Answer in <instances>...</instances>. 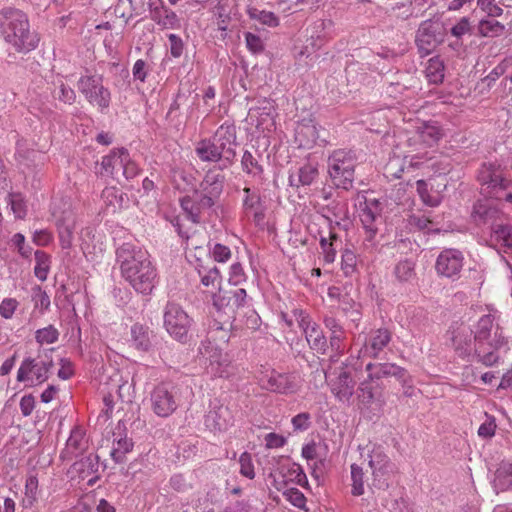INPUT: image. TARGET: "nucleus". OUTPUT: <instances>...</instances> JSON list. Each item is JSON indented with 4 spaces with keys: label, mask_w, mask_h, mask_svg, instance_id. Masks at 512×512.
Listing matches in <instances>:
<instances>
[{
    "label": "nucleus",
    "mask_w": 512,
    "mask_h": 512,
    "mask_svg": "<svg viewBox=\"0 0 512 512\" xmlns=\"http://www.w3.org/2000/svg\"><path fill=\"white\" fill-rule=\"evenodd\" d=\"M73 469L76 471L80 478L85 479L98 472L99 457L96 454L90 453L86 457L73 464Z\"/></svg>",
    "instance_id": "nucleus-33"
},
{
    "label": "nucleus",
    "mask_w": 512,
    "mask_h": 512,
    "mask_svg": "<svg viewBox=\"0 0 512 512\" xmlns=\"http://www.w3.org/2000/svg\"><path fill=\"white\" fill-rule=\"evenodd\" d=\"M212 13L216 18V25L218 29L221 31H226L228 28V23L231 20L227 5L222 0H218L212 9Z\"/></svg>",
    "instance_id": "nucleus-41"
},
{
    "label": "nucleus",
    "mask_w": 512,
    "mask_h": 512,
    "mask_svg": "<svg viewBox=\"0 0 512 512\" xmlns=\"http://www.w3.org/2000/svg\"><path fill=\"white\" fill-rule=\"evenodd\" d=\"M293 314L299 327L303 330L310 348L317 353L325 354L328 349V344L320 327L312 322L308 315L302 310L295 309Z\"/></svg>",
    "instance_id": "nucleus-12"
},
{
    "label": "nucleus",
    "mask_w": 512,
    "mask_h": 512,
    "mask_svg": "<svg viewBox=\"0 0 512 512\" xmlns=\"http://www.w3.org/2000/svg\"><path fill=\"white\" fill-rule=\"evenodd\" d=\"M212 254L215 261L226 262L231 257V250L229 247L217 243L214 245Z\"/></svg>",
    "instance_id": "nucleus-64"
},
{
    "label": "nucleus",
    "mask_w": 512,
    "mask_h": 512,
    "mask_svg": "<svg viewBox=\"0 0 512 512\" xmlns=\"http://www.w3.org/2000/svg\"><path fill=\"white\" fill-rule=\"evenodd\" d=\"M505 26L496 20L481 19L477 25L478 35L481 37H498L503 34Z\"/></svg>",
    "instance_id": "nucleus-37"
},
{
    "label": "nucleus",
    "mask_w": 512,
    "mask_h": 512,
    "mask_svg": "<svg viewBox=\"0 0 512 512\" xmlns=\"http://www.w3.org/2000/svg\"><path fill=\"white\" fill-rule=\"evenodd\" d=\"M485 417V422L478 429V435L482 438H491L494 436L497 427L495 417L488 413H485Z\"/></svg>",
    "instance_id": "nucleus-56"
},
{
    "label": "nucleus",
    "mask_w": 512,
    "mask_h": 512,
    "mask_svg": "<svg viewBox=\"0 0 512 512\" xmlns=\"http://www.w3.org/2000/svg\"><path fill=\"white\" fill-rule=\"evenodd\" d=\"M124 150L125 148L113 149L108 155L104 156L97 173L102 176H116L121 171L122 151Z\"/></svg>",
    "instance_id": "nucleus-26"
},
{
    "label": "nucleus",
    "mask_w": 512,
    "mask_h": 512,
    "mask_svg": "<svg viewBox=\"0 0 512 512\" xmlns=\"http://www.w3.org/2000/svg\"><path fill=\"white\" fill-rule=\"evenodd\" d=\"M122 164H121V173L126 179H132L139 173V168L137 164L132 161L129 157L128 151L125 149L122 151Z\"/></svg>",
    "instance_id": "nucleus-52"
},
{
    "label": "nucleus",
    "mask_w": 512,
    "mask_h": 512,
    "mask_svg": "<svg viewBox=\"0 0 512 512\" xmlns=\"http://www.w3.org/2000/svg\"><path fill=\"white\" fill-rule=\"evenodd\" d=\"M339 307L352 321H358L360 319V312L358 308H356L355 301L347 294L339 298Z\"/></svg>",
    "instance_id": "nucleus-48"
},
{
    "label": "nucleus",
    "mask_w": 512,
    "mask_h": 512,
    "mask_svg": "<svg viewBox=\"0 0 512 512\" xmlns=\"http://www.w3.org/2000/svg\"><path fill=\"white\" fill-rule=\"evenodd\" d=\"M245 40H246V45H247L248 49L250 51H252L253 53H259V52L263 51V49H264L263 41L258 35L253 34L251 32H247V33H245Z\"/></svg>",
    "instance_id": "nucleus-63"
},
{
    "label": "nucleus",
    "mask_w": 512,
    "mask_h": 512,
    "mask_svg": "<svg viewBox=\"0 0 512 512\" xmlns=\"http://www.w3.org/2000/svg\"><path fill=\"white\" fill-rule=\"evenodd\" d=\"M235 146L236 127L233 124L224 123L211 138L198 142L195 153L204 162L225 161L231 164L236 156Z\"/></svg>",
    "instance_id": "nucleus-5"
},
{
    "label": "nucleus",
    "mask_w": 512,
    "mask_h": 512,
    "mask_svg": "<svg viewBox=\"0 0 512 512\" xmlns=\"http://www.w3.org/2000/svg\"><path fill=\"white\" fill-rule=\"evenodd\" d=\"M416 132L419 140L429 147L436 144L444 135L442 129L435 122L422 123L417 127Z\"/></svg>",
    "instance_id": "nucleus-28"
},
{
    "label": "nucleus",
    "mask_w": 512,
    "mask_h": 512,
    "mask_svg": "<svg viewBox=\"0 0 512 512\" xmlns=\"http://www.w3.org/2000/svg\"><path fill=\"white\" fill-rule=\"evenodd\" d=\"M494 486L501 491L512 489V462L501 461L495 471Z\"/></svg>",
    "instance_id": "nucleus-32"
},
{
    "label": "nucleus",
    "mask_w": 512,
    "mask_h": 512,
    "mask_svg": "<svg viewBox=\"0 0 512 512\" xmlns=\"http://www.w3.org/2000/svg\"><path fill=\"white\" fill-rule=\"evenodd\" d=\"M133 443L130 439L120 438L114 444L111 451L112 458L117 462L121 463L124 461L125 454L132 450Z\"/></svg>",
    "instance_id": "nucleus-44"
},
{
    "label": "nucleus",
    "mask_w": 512,
    "mask_h": 512,
    "mask_svg": "<svg viewBox=\"0 0 512 512\" xmlns=\"http://www.w3.org/2000/svg\"><path fill=\"white\" fill-rule=\"evenodd\" d=\"M494 318L492 315H484L482 316L475 328L474 331V340L476 342L475 351L482 352V347L486 346L487 343L492 340L491 332L493 328Z\"/></svg>",
    "instance_id": "nucleus-25"
},
{
    "label": "nucleus",
    "mask_w": 512,
    "mask_h": 512,
    "mask_svg": "<svg viewBox=\"0 0 512 512\" xmlns=\"http://www.w3.org/2000/svg\"><path fill=\"white\" fill-rule=\"evenodd\" d=\"M246 290L243 288H239L233 291L232 296L226 297L225 295H222L221 293L214 295V306L220 309L222 306L226 305L229 306L231 303V307H241L243 306L245 299H246Z\"/></svg>",
    "instance_id": "nucleus-35"
},
{
    "label": "nucleus",
    "mask_w": 512,
    "mask_h": 512,
    "mask_svg": "<svg viewBox=\"0 0 512 512\" xmlns=\"http://www.w3.org/2000/svg\"><path fill=\"white\" fill-rule=\"evenodd\" d=\"M78 88L86 99L100 108H107L110 103V93L102 84L101 75L82 76Z\"/></svg>",
    "instance_id": "nucleus-11"
},
{
    "label": "nucleus",
    "mask_w": 512,
    "mask_h": 512,
    "mask_svg": "<svg viewBox=\"0 0 512 512\" xmlns=\"http://www.w3.org/2000/svg\"><path fill=\"white\" fill-rule=\"evenodd\" d=\"M477 179L482 186V191L495 198H499L498 191L507 189L510 183L504 177L501 166L495 163H483Z\"/></svg>",
    "instance_id": "nucleus-10"
},
{
    "label": "nucleus",
    "mask_w": 512,
    "mask_h": 512,
    "mask_svg": "<svg viewBox=\"0 0 512 512\" xmlns=\"http://www.w3.org/2000/svg\"><path fill=\"white\" fill-rule=\"evenodd\" d=\"M283 496L295 507L301 509L305 507L306 498L304 494L297 488L287 489L284 491Z\"/></svg>",
    "instance_id": "nucleus-58"
},
{
    "label": "nucleus",
    "mask_w": 512,
    "mask_h": 512,
    "mask_svg": "<svg viewBox=\"0 0 512 512\" xmlns=\"http://www.w3.org/2000/svg\"><path fill=\"white\" fill-rule=\"evenodd\" d=\"M260 386L270 392L279 394H293L299 389L298 379L295 375L271 371L259 378Z\"/></svg>",
    "instance_id": "nucleus-14"
},
{
    "label": "nucleus",
    "mask_w": 512,
    "mask_h": 512,
    "mask_svg": "<svg viewBox=\"0 0 512 512\" xmlns=\"http://www.w3.org/2000/svg\"><path fill=\"white\" fill-rule=\"evenodd\" d=\"M240 464V473L244 477L248 479H253L255 477L254 466L252 463V456L248 452H244L240 455L239 458Z\"/></svg>",
    "instance_id": "nucleus-54"
},
{
    "label": "nucleus",
    "mask_w": 512,
    "mask_h": 512,
    "mask_svg": "<svg viewBox=\"0 0 512 512\" xmlns=\"http://www.w3.org/2000/svg\"><path fill=\"white\" fill-rule=\"evenodd\" d=\"M391 338V332L386 328L371 331L368 340L365 341L362 347L363 355L374 359L379 358L384 348L390 343Z\"/></svg>",
    "instance_id": "nucleus-19"
},
{
    "label": "nucleus",
    "mask_w": 512,
    "mask_h": 512,
    "mask_svg": "<svg viewBox=\"0 0 512 512\" xmlns=\"http://www.w3.org/2000/svg\"><path fill=\"white\" fill-rule=\"evenodd\" d=\"M63 206V209L56 205L53 206L52 216L55 219L56 226H75V218L70 206L67 203H63Z\"/></svg>",
    "instance_id": "nucleus-40"
},
{
    "label": "nucleus",
    "mask_w": 512,
    "mask_h": 512,
    "mask_svg": "<svg viewBox=\"0 0 512 512\" xmlns=\"http://www.w3.org/2000/svg\"><path fill=\"white\" fill-rule=\"evenodd\" d=\"M60 244L63 249H69L72 246L73 230L75 226H57Z\"/></svg>",
    "instance_id": "nucleus-62"
},
{
    "label": "nucleus",
    "mask_w": 512,
    "mask_h": 512,
    "mask_svg": "<svg viewBox=\"0 0 512 512\" xmlns=\"http://www.w3.org/2000/svg\"><path fill=\"white\" fill-rule=\"evenodd\" d=\"M122 276L139 293L149 294L154 288L156 269L146 250L124 243L116 250Z\"/></svg>",
    "instance_id": "nucleus-2"
},
{
    "label": "nucleus",
    "mask_w": 512,
    "mask_h": 512,
    "mask_svg": "<svg viewBox=\"0 0 512 512\" xmlns=\"http://www.w3.org/2000/svg\"><path fill=\"white\" fill-rule=\"evenodd\" d=\"M241 165L243 171L253 176L260 177L264 171L262 165L259 164L258 159L249 151L244 152Z\"/></svg>",
    "instance_id": "nucleus-42"
},
{
    "label": "nucleus",
    "mask_w": 512,
    "mask_h": 512,
    "mask_svg": "<svg viewBox=\"0 0 512 512\" xmlns=\"http://www.w3.org/2000/svg\"><path fill=\"white\" fill-rule=\"evenodd\" d=\"M503 345V341L500 337L495 333L492 340H490L486 346L482 347V352H476L475 355L478 357V361H480L483 365L489 367L496 364L499 360L498 354L496 351Z\"/></svg>",
    "instance_id": "nucleus-29"
},
{
    "label": "nucleus",
    "mask_w": 512,
    "mask_h": 512,
    "mask_svg": "<svg viewBox=\"0 0 512 512\" xmlns=\"http://www.w3.org/2000/svg\"><path fill=\"white\" fill-rule=\"evenodd\" d=\"M225 177L214 170H209L200 183L199 189H194L192 195H186L180 204L186 216L193 223H199L203 211L212 208L223 192Z\"/></svg>",
    "instance_id": "nucleus-4"
},
{
    "label": "nucleus",
    "mask_w": 512,
    "mask_h": 512,
    "mask_svg": "<svg viewBox=\"0 0 512 512\" xmlns=\"http://www.w3.org/2000/svg\"><path fill=\"white\" fill-rule=\"evenodd\" d=\"M191 326V318L176 303H168L164 312V327L176 340L186 342Z\"/></svg>",
    "instance_id": "nucleus-9"
},
{
    "label": "nucleus",
    "mask_w": 512,
    "mask_h": 512,
    "mask_svg": "<svg viewBox=\"0 0 512 512\" xmlns=\"http://www.w3.org/2000/svg\"><path fill=\"white\" fill-rule=\"evenodd\" d=\"M397 279L401 282H407L415 276L414 264L409 260L400 261L394 269Z\"/></svg>",
    "instance_id": "nucleus-47"
},
{
    "label": "nucleus",
    "mask_w": 512,
    "mask_h": 512,
    "mask_svg": "<svg viewBox=\"0 0 512 512\" xmlns=\"http://www.w3.org/2000/svg\"><path fill=\"white\" fill-rule=\"evenodd\" d=\"M0 34L19 53H28L39 43L37 33L30 29L27 15L12 7L0 10Z\"/></svg>",
    "instance_id": "nucleus-3"
},
{
    "label": "nucleus",
    "mask_w": 512,
    "mask_h": 512,
    "mask_svg": "<svg viewBox=\"0 0 512 512\" xmlns=\"http://www.w3.org/2000/svg\"><path fill=\"white\" fill-rule=\"evenodd\" d=\"M356 154L353 150L337 149L328 158V173L337 188L349 190L353 186Z\"/></svg>",
    "instance_id": "nucleus-6"
},
{
    "label": "nucleus",
    "mask_w": 512,
    "mask_h": 512,
    "mask_svg": "<svg viewBox=\"0 0 512 512\" xmlns=\"http://www.w3.org/2000/svg\"><path fill=\"white\" fill-rule=\"evenodd\" d=\"M416 189L420 198L427 206L435 207L439 204L438 198L430 196L425 180H418L416 182Z\"/></svg>",
    "instance_id": "nucleus-55"
},
{
    "label": "nucleus",
    "mask_w": 512,
    "mask_h": 512,
    "mask_svg": "<svg viewBox=\"0 0 512 512\" xmlns=\"http://www.w3.org/2000/svg\"><path fill=\"white\" fill-rule=\"evenodd\" d=\"M153 2H150L151 6V18L158 25L163 28H176L179 25V20L175 12L164 7L152 8Z\"/></svg>",
    "instance_id": "nucleus-30"
},
{
    "label": "nucleus",
    "mask_w": 512,
    "mask_h": 512,
    "mask_svg": "<svg viewBox=\"0 0 512 512\" xmlns=\"http://www.w3.org/2000/svg\"><path fill=\"white\" fill-rule=\"evenodd\" d=\"M214 325L216 328L208 332L209 337L203 341L199 347V353L207 360L211 359V355L214 354V352L221 351V348L216 343H214V341L217 339V337L214 335L215 333L221 334L219 340L223 343L228 342L229 339L228 332L226 330L219 326L218 323H215Z\"/></svg>",
    "instance_id": "nucleus-27"
},
{
    "label": "nucleus",
    "mask_w": 512,
    "mask_h": 512,
    "mask_svg": "<svg viewBox=\"0 0 512 512\" xmlns=\"http://www.w3.org/2000/svg\"><path fill=\"white\" fill-rule=\"evenodd\" d=\"M442 38L437 34V27L431 21H424L420 24L415 43L421 56H427L434 51Z\"/></svg>",
    "instance_id": "nucleus-18"
},
{
    "label": "nucleus",
    "mask_w": 512,
    "mask_h": 512,
    "mask_svg": "<svg viewBox=\"0 0 512 512\" xmlns=\"http://www.w3.org/2000/svg\"><path fill=\"white\" fill-rule=\"evenodd\" d=\"M426 77L430 83L439 84L444 79V63L438 57L431 58L426 67Z\"/></svg>",
    "instance_id": "nucleus-39"
},
{
    "label": "nucleus",
    "mask_w": 512,
    "mask_h": 512,
    "mask_svg": "<svg viewBox=\"0 0 512 512\" xmlns=\"http://www.w3.org/2000/svg\"><path fill=\"white\" fill-rule=\"evenodd\" d=\"M152 409L159 417H168L177 408L174 387L169 384H159L151 392Z\"/></svg>",
    "instance_id": "nucleus-13"
},
{
    "label": "nucleus",
    "mask_w": 512,
    "mask_h": 512,
    "mask_svg": "<svg viewBox=\"0 0 512 512\" xmlns=\"http://www.w3.org/2000/svg\"><path fill=\"white\" fill-rule=\"evenodd\" d=\"M317 177V166L311 163H306L298 169L297 175H291L289 180L292 186L299 187L312 184Z\"/></svg>",
    "instance_id": "nucleus-31"
},
{
    "label": "nucleus",
    "mask_w": 512,
    "mask_h": 512,
    "mask_svg": "<svg viewBox=\"0 0 512 512\" xmlns=\"http://www.w3.org/2000/svg\"><path fill=\"white\" fill-rule=\"evenodd\" d=\"M250 16L259 20L262 24L268 25L270 27H275L278 25V18L274 13L269 11L253 9V11H250Z\"/></svg>",
    "instance_id": "nucleus-57"
},
{
    "label": "nucleus",
    "mask_w": 512,
    "mask_h": 512,
    "mask_svg": "<svg viewBox=\"0 0 512 512\" xmlns=\"http://www.w3.org/2000/svg\"><path fill=\"white\" fill-rule=\"evenodd\" d=\"M132 343L140 351H148L151 347L150 332L147 327L135 324L131 328Z\"/></svg>",
    "instance_id": "nucleus-36"
},
{
    "label": "nucleus",
    "mask_w": 512,
    "mask_h": 512,
    "mask_svg": "<svg viewBox=\"0 0 512 512\" xmlns=\"http://www.w3.org/2000/svg\"><path fill=\"white\" fill-rule=\"evenodd\" d=\"M477 5L488 17H499L503 14V9L495 4V0H478Z\"/></svg>",
    "instance_id": "nucleus-61"
},
{
    "label": "nucleus",
    "mask_w": 512,
    "mask_h": 512,
    "mask_svg": "<svg viewBox=\"0 0 512 512\" xmlns=\"http://www.w3.org/2000/svg\"><path fill=\"white\" fill-rule=\"evenodd\" d=\"M53 367L52 360L37 361L33 358H26L17 372V380L20 382L31 380L43 383L48 379V373Z\"/></svg>",
    "instance_id": "nucleus-16"
},
{
    "label": "nucleus",
    "mask_w": 512,
    "mask_h": 512,
    "mask_svg": "<svg viewBox=\"0 0 512 512\" xmlns=\"http://www.w3.org/2000/svg\"><path fill=\"white\" fill-rule=\"evenodd\" d=\"M345 339V334L341 336H329V344L331 350L335 353L330 356L331 362H336L338 357L344 353L345 346L343 341Z\"/></svg>",
    "instance_id": "nucleus-59"
},
{
    "label": "nucleus",
    "mask_w": 512,
    "mask_h": 512,
    "mask_svg": "<svg viewBox=\"0 0 512 512\" xmlns=\"http://www.w3.org/2000/svg\"><path fill=\"white\" fill-rule=\"evenodd\" d=\"M243 192L245 193V198L243 199V206L245 210L256 211L260 205V195L257 192L252 191L249 187H245Z\"/></svg>",
    "instance_id": "nucleus-60"
},
{
    "label": "nucleus",
    "mask_w": 512,
    "mask_h": 512,
    "mask_svg": "<svg viewBox=\"0 0 512 512\" xmlns=\"http://www.w3.org/2000/svg\"><path fill=\"white\" fill-rule=\"evenodd\" d=\"M464 257L461 251L453 248L444 249L438 255L435 269L438 275L455 279L463 268Z\"/></svg>",
    "instance_id": "nucleus-15"
},
{
    "label": "nucleus",
    "mask_w": 512,
    "mask_h": 512,
    "mask_svg": "<svg viewBox=\"0 0 512 512\" xmlns=\"http://www.w3.org/2000/svg\"><path fill=\"white\" fill-rule=\"evenodd\" d=\"M357 401L362 411L373 414L380 413L385 404L383 387L367 375V378L361 381L357 388Z\"/></svg>",
    "instance_id": "nucleus-8"
},
{
    "label": "nucleus",
    "mask_w": 512,
    "mask_h": 512,
    "mask_svg": "<svg viewBox=\"0 0 512 512\" xmlns=\"http://www.w3.org/2000/svg\"><path fill=\"white\" fill-rule=\"evenodd\" d=\"M450 33L457 40L455 44H451L452 47L460 46L459 41L464 35L472 33V26L468 17H462L450 30Z\"/></svg>",
    "instance_id": "nucleus-43"
},
{
    "label": "nucleus",
    "mask_w": 512,
    "mask_h": 512,
    "mask_svg": "<svg viewBox=\"0 0 512 512\" xmlns=\"http://www.w3.org/2000/svg\"><path fill=\"white\" fill-rule=\"evenodd\" d=\"M9 204L16 218L23 219L26 216L27 208L24 198L19 193L9 194Z\"/></svg>",
    "instance_id": "nucleus-51"
},
{
    "label": "nucleus",
    "mask_w": 512,
    "mask_h": 512,
    "mask_svg": "<svg viewBox=\"0 0 512 512\" xmlns=\"http://www.w3.org/2000/svg\"><path fill=\"white\" fill-rule=\"evenodd\" d=\"M199 275L201 276V282L204 286H215L216 283H219L220 274L219 270L216 266L206 268L201 266L198 269Z\"/></svg>",
    "instance_id": "nucleus-50"
},
{
    "label": "nucleus",
    "mask_w": 512,
    "mask_h": 512,
    "mask_svg": "<svg viewBox=\"0 0 512 512\" xmlns=\"http://www.w3.org/2000/svg\"><path fill=\"white\" fill-rule=\"evenodd\" d=\"M207 369L213 376L220 378H228L234 373V367L228 355L224 354L222 350L211 355Z\"/></svg>",
    "instance_id": "nucleus-23"
},
{
    "label": "nucleus",
    "mask_w": 512,
    "mask_h": 512,
    "mask_svg": "<svg viewBox=\"0 0 512 512\" xmlns=\"http://www.w3.org/2000/svg\"><path fill=\"white\" fill-rule=\"evenodd\" d=\"M366 371L369 378L377 382L383 378L394 377L400 383L405 385L409 379L407 370L394 363H368L366 365Z\"/></svg>",
    "instance_id": "nucleus-17"
},
{
    "label": "nucleus",
    "mask_w": 512,
    "mask_h": 512,
    "mask_svg": "<svg viewBox=\"0 0 512 512\" xmlns=\"http://www.w3.org/2000/svg\"><path fill=\"white\" fill-rule=\"evenodd\" d=\"M58 338L59 331L53 325H48L35 332V339L39 344H53Z\"/></svg>",
    "instance_id": "nucleus-45"
},
{
    "label": "nucleus",
    "mask_w": 512,
    "mask_h": 512,
    "mask_svg": "<svg viewBox=\"0 0 512 512\" xmlns=\"http://www.w3.org/2000/svg\"><path fill=\"white\" fill-rule=\"evenodd\" d=\"M491 236L502 245L512 248V227L503 224L501 219L492 222Z\"/></svg>",
    "instance_id": "nucleus-34"
},
{
    "label": "nucleus",
    "mask_w": 512,
    "mask_h": 512,
    "mask_svg": "<svg viewBox=\"0 0 512 512\" xmlns=\"http://www.w3.org/2000/svg\"><path fill=\"white\" fill-rule=\"evenodd\" d=\"M376 209L377 202H373L366 204V206L361 210L360 220L364 228L376 226L375 221L379 216V214L376 212Z\"/></svg>",
    "instance_id": "nucleus-49"
},
{
    "label": "nucleus",
    "mask_w": 512,
    "mask_h": 512,
    "mask_svg": "<svg viewBox=\"0 0 512 512\" xmlns=\"http://www.w3.org/2000/svg\"><path fill=\"white\" fill-rule=\"evenodd\" d=\"M230 422V411L227 406L213 407L205 417V425L214 431L226 430Z\"/></svg>",
    "instance_id": "nucleus-24"
},
{
    "label": "nucleus",
    "mask_w": 512,
    "mask_h": 512,
    "mask_svg": "<svg viewBox=\"0 0 512 512\" xmlns=\"http://www.w3.org/2000/svg\"><path fill=\"white\" fill-rule=\"evenodd\" d=\"M361 463H353L351 465V480L353 496H361L365 492L364 484L366 476L364 472V465L371 470V483L368 484L370 489L386 490L389 488L390 480L396 471L395 464L391 461L389 456L379 446L360 447Z\"/></svg>",
    "instance_id": "nucleus-1"
},
{
    "label": "nucleus",
    "mask_w": 512,
    "mask_h": 512,
    "mask_svg": "<svg viewBox=\"0 0 512 512\" xmlns=\"http://www.w3.org/2000/svg\"><path fill=\"white\" fill-rule=\"evenodd\" d=\"M501 212L493 207L489 200H478L471 212V217L477 225L492 224L495 220H500Z\"/></svg>",
    "instance_id": "nucleus-22"
},
{
    "label": "nucleus",
    "mask_w": 512,
    "mask_h": 512,
    "mask_svg": "<svg viewBox=\"0 0 512 512\" xmlns=\"http://www.w3.org/2000/svg\"><path fill=\"white\" fill-rule=\"evenodd\" d=\"M87 448L88 440L85 438V431L81 427L76 426L72 429L60 457L64 461H70L73 458L82 455Z\"/></svg>",
    "instance_id": "nucleus-20"
},
{
    "label": "nucleus",
    "mask_w": 512,
    "mask_h": 512,
    "mask_svg": "<svg viewBox=\"0 0 512 512\" xmlns=\"http://www.w3.org/2000/svg\"><path fill=\"white\" fill-rule=\"evenodd\" d=\"M341 269L345 276L351 277L355 274L357 270V257L353 251L346 249L342 253Z\"/></svg>",
    "instance_id": "nucleus-46"
},
{
    "label": "nucleus",
    "mask_w": 512,
    "mask_h": 512,
    "mask_svg": "<svg viewBox=\"0 0 512 512\" xmlns=\"http://www.w3.org/2000/svg\"><path fill=\"white\" fill-rule=\"evenodd\" d=\"M357 364V359H347L336 369V377L330 380L331 392L343 403H349L354 394Z\"/></svg>",
    "instance_id": "nucleus-7"
},
{
    "label": "nucleus",
    "mask_w": 512,
    "mask_h": 512,
    "mask_svg": "<svg viewBox=\"0 0 512 512\" xmlns=\"http://www.w3.org/2000/svg\"><path fill=\"white\" fill-rule=\"evenodd\" d=\"M472 330L464 325L455 328L451 327L447 335L451 341V346L460 357H466L471 353Z\"/></svg>",
    "instance_id": "nucleus-21"
},
{
    "label": "nucleus",
    "mask_w": 512,
    "mask_h": 512,
    "mask_svg": "<svg viewBox=\"0 0 512 512\" xmlns=\"http://www.w3.org/2000/svg\"><path fill=\"white\" fill-rule=\"evenodd\" d=\"M35 268L34 274L40 281L47 279L50 270V255L42 250H36L35 253Z\"/></svg>",
    "instance_id": "nucleus-38"
},
{
    "label": "nucleus",
    "mask_w": 512,
    "mask_h": 512,
    "mask_svg": "<svg viewBox=\"0 0 512 512\" xmlns=\"http://www.w3.org/2000/svg\"><path fill=\"white\" fill-rule=\"evenodd\" d=\"M32 301L35 308H40L42 311L48 310L50 307V298L39 285L32 288Z\"/></svg>",
    "instance_id": "nucleus-53"
}]
</instances>
